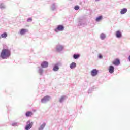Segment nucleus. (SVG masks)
Here are the masks:
<instances>
[{
  "instance_id": "nucleus-1",
  "label": "nucleus",
  "mask_w": 130,
  "mask_h": 130,
  "mask_svg": "<svg viewBox=\"0 0 130 130\" xmlns=\"http://www.w3.org/2000/svg\"><path fill=\"white\" fill-rule=\"evenodd\" d=\"M0 56L2 59H7L11 56V51L8 49H3L1 51Z\"/></svg>"
},
{
  "instance_id": "nucleus-2",
  "label": "nucleus",
  "mask_w": 130,
  "mask_h": 130,
  "mask_svg": "<svg viewBox=\"0 0 130 130\" xmlns=\"http://www.w3.org/2000/svg\"><path fill=\"white\" fill-rule=\"evenodd\" d=\"M49 100H50V96L47 95L42 98L41 100V101L42 103H45L46 102H47V101H49Z\"/></svg>"
},
{
  "instance_id": "nucleus-3",
  "label": "nucleus",
  "mask_w": 130,
  "mask_h": 130,
  "mask_svg": "<svg viewBox=\"0 0 130 130\" xmlns=\"http://www.w3.org/2000/svg\"><path fill=\"white\" fill-rule=\"evenodd\" d=\"M64 30V27L62 25H58L57 28L55 29V31L57 33L58 31H63Z\"/></svg>"
},
{
  "instance_id": "nucleus-4",
  "label": "nucleus",
  "mask_w": 130,
  "mask_h": 130,
  "mask_svg": "<svg viewBox=\"0 0 130 130\" xmlns=\"http://www.w3.org/2000/svg\"><path fill=\"white\" fill-rule=\"evenodd\" d=\"M27 125L25 127L26 130H29L30 128H32V126H33V122L30 123V121H27Z\"/></svg>"
},
{
  "instance_id": "nucleus-5",
  "label": "nucleus",
  "mask_w": 130,
  "mask_h": 130,
  "mask_svg": "<svg viewBox=\"0 0 130 130\" xmlns=\"http://www.w3.org/2000/svg\"><path fill=\"white\" fill-rule=\"evenodd\" d=\"M112 64L114 66H119V64H120V60L119 59H115L114 61L112 62Z\"/></svg>"
},
{
  "instance_id": "nucleus-6",
  "label": "nucleus",
  "mask_w": 130,
  "mask_h": 130,
  "mask_svg": "<svg viewBox=\"0 0 130 130\" xmlns=\"http://www.w3.org/2000/svg\"><path fill=\"white\" fill-rule=\"evenodd\" d=\"M97 74H98V70H97L96 69H93L91 72V75L93 77H94V76H96Z\"/></svg>"
},
{
  "instance_id": "nucleus-7",
  "label": "nucleus",
  "mask_w": 130,
  "mask_h": 130,
  "mask_svg": "<svg viewBox=\"0 0 130 130\" xmlns=\"http://www.w3.org/2000/svg\"><path fill=\"white\" fill-rule=\"evenodd\" d=\"M41 67L42 68H48V62H46V61H43L41 63Z\"/></svg>"
},
{
  "instance_id": "nucleus-8",
  "label": "nucleus",
  "mask_w": 130,
  "mask_h": 130,
  "mask_svg": "<svg viewBox=\"0 0 130 130\" xmlns=\"http://www.w3.org/2000/svg\"><path fill=\"white\" fill-rule=\"evenodd\" d=\"M109 72L110 74L114 73V67L113 66H110L109 68Z\"/></svg>"
},
{
  "instance_id": "nucleus-9",
  "label": "nucleus",
  "mask_w": 130,
  "mask_h": 130,
  "mask_svg": "<svg viewBox=\"0 0 130 130\" xmlns=\"http://www.w3.org/2000/svg\"><path fill=\"white\" fill-rule=\"evenodd\" d=\"M116 36L117 38H120L122 36L121 32L119 30L117 31L116 32Z\"/></svg>"
},
{
  "instance_id": "nucleus-10",
  "label": "nucleus",
  "mask_w": 130,
  "mask_h": 130,
  "mask_svg": "<svg viewBox=\"0 0 130 130\" xmlns=\"http://www.w3.org/2000/svg\"><path fill=\"white\" fill-rule=\"evenodd\" d=\"M63 49L62 46L58 45L57 46L56 51L58 52L61 51Z\"/></svg>"
},
{
  "instance_id": "nucleus-11",
  "label": "nucleus",
  "mask_w": 130,
  "mask_h": 130,
  "mask_svg": "<svg viewBox=\"0 0 130 130\" xmlns=\"http://www.w3.org/2000/svg\"><path fill=\"white\" fill-rule=\"evenodd\" d=\"M26 32H28V30L27 29H21L20 31V34H21V35H24V34H25V33H26Z\"/></svg>"
},
{
  "instance_id": "nucleus-12",
  "label": "nucleus",
  "mask_w": 130,
  "mask_h": 130,
  "mask_svg": "<svg viewBox=\"0 0 130 130\" xmlns=\"http://www.w3.org/2000/svg\"><path fill=\"white\" fill-rule=\"evenodd\" d=\"M25 115L27 117H30L33 115V113L32 112L28 111L26 113Z\"/></svg>"
},
{
  "instance_id": "nucleus-13",
  "label": "nucleus",
  "mask_w": 130,
  "mask_h": 130,
  "mask_svg": "<svg viewBox=\"0 0 130 130\" xmlns=\"http://www.w3.org/2000/svg\"><path fill=\"white\" fill-rule=\"evenodd\" d=\"M127 12V9L126 8H123L120 11V14L121 15H124V14H125Z\"/></svg>"
},
{
  "instance_id": "nucleus-14",
  "label": "nucleus",
  "mask_w": 130,
  "mask_h": 130,
  "mask_svg": "<svg viewBox=\"0 0 130 130\" xmlns=\"http://www.w3.org/2000/svg\"><path fill=\"white\" fill-rule=\"evenodd\" d=\"M59 68L58 67V64H56L54 66V68H53V70L54 71V72H56L58 71Z\"/></svg>"
},
{
  "instance_id": "nucleus-15",
  "label": "nucleus",
  "mask_w": 130,
  "mask_h": 130,
  "mask_svg": "<svg viewBox=\"0 0 130 130\" xmlns=\"http://www.w3.org/2000/svg\"><path fill=\"white\" fill-rule=\"evenodd\" d=\"M8 36V34L7 32H4L3 34H2L1 35V37L2 38H7V37Z\"/></svg>"
},
{
  "instance_id": "nucleus-16",
  "label": "nucleus",
  "mask_w": 130,
  "mask_h": 130,
  "mask_svg": "<svg viewBox=\"0 0 130 130\" xmlns=\"http://www.w3.org/2000/svg\"><path fill=\"white\" fill-rule=\"evenodd\" d=\"M77 64H76V63L75 62H72L71 64H70V68L71 69H75V68H76Z\"/></svg>"
},
{
  "instance_id": "nucleus-17",
  "label": "nucleus",
  "mask_w": 130,
  "mask_h": 130,
  "mask_svg": "<svg viewBox=\"0 0 130 130\" xmlns=\"http://www.w3.org/2000/svg\"><path fill=\"white\" fill-rule=\"evenodd\" d=\"M45 125L46 124L45 123H43L41 126L40 127V128H39V130H42L44 128V127H45Z\"/></svg>"
},
{
  "instance_id": "nucleus-18",
  "label": "nucleus",
  "mask_w": 130,
  "mask_h": 130,
  "mask_svg": "<svg viewBox=\"0 0 130 130\" xmlns=\"http://www.w3.org/2000/svg\"><path fill=\"white\" fill-rule=\"evenodd\" d=\"M101 20H102V16H99L98 17H97L96 18V22H100V21H101Z\"/></svg>"
},
{
  "instance_id": "nucleus-19",
  "label": "nucleus",
  "mask_w": 130,
  "mask_h": 130,
  "mask_svg": "<svg viewBox=\"0 0 130 130\" xmlns=\"http://www.w3.org/2000/svg\"><path fill=\"white\" fill-rule=\"evenodd\" d=\"M73 57L74 59H77V58H79L80 57V55L79 54H74L73 55Z\"/></svg>"
},
{
  "instance_id": "nucleus-20",
  "label": "nucleus",
  "mask_w": 130,
  "mask_h": 130,
  "mask_svg": "<svg viewBox=\"0 0 130 130\" xmlns=\"http://www.w3.org/2000/svg\"><path fill=\"white\" fill-rule=\"evenodd\" d=\"M100 37L103 40L106 37V36H105V34L102 33L100 35Z\"/></svg>"
},
{
  "instance_id": "nucleus-21",
  "label": "nucleus",
  "mask_w": 130,
  "mask_h": 130,
  "mask_svg": "<svg viewBox=\"0 0 130 130\" xmlns=\"http://www.w3.org/2000/svg\"><path fill=\"white\" fill-rule=\"evenodd\" d=\"M75 11H78V10H79V9H80V6L76 5L75 8H74Z\"/></svg>"
},
{
  "instance_id": "nucleus-22",
  "label": "nucleus",
  "mask_w": 130,
  "mask_h": 130,
  "mask_svg": "<svg viewBox=\"0 0 130 130\" xmlns=\"http://www.w3.org/2000/svg\"><path fill=\"white\" fill-rule=\"evenodd\" d=\"M63 100H64V96H62L61 97L60 100H59V102H62V101H63Z\"/></svg>"
},
{
  "instance_id": "nucleus-23",
  "label": "nucleus",
  "mask_w": 130,
  "mask_h": 130,
  "mask_svg": "<svg viewBox=\"0 0 130 130\" xmlns=\"http://www.w3.org/2000/svg\"><path fill=\"white\" fill-rule=\"evenodd\" d=\"M27 22H32V18H29L27 19Z\"/></svg>"
},
{
  "instance_id": "nucleus-24",
  "label": "nucleus",
  "mask_w": 130,
  "mask_h": 130,
  "mask_svg": "<svg viewBox=\"0 0 130 130\" xmlns=\"http://www.w3.org/2000/svg\"><path fill=\"white\" fill-rule=\"evenodd\" d=\"M12 125L13 126H16V125H17V123H13L12 124Z\"/></svg>"
},
{
  "instance_id": "nucleus-25",
  "label": "nucleus",
  "mask_w": 130,
  "mask_h": 130,
  "mask_svg": "<svg viewBox=\"0 0 130 130\" xmlns=\"http://www.w3.org/2000/svg\"><path fill=\"white\" fill-rule=\"evenodd\" d=\"M99 57L100 58H102V55H100L99 56Z\"/></svg>"
},
{
  "instance_id": "nucleus-26",
  "label": "nucleus",
  "mask_w": 130,
  "mask_h": 130,
  "mask_svg": "<svg viewBox=\"0 0 130 130\" xmlns=\"http://www.w3.org/2000/svg\"><path fill=\"white\" fill-rule=\"evenodd\" d=\"M39 71H40V72H41V73H42L43 70H41V69H40Z\"/></svg>"
},
{
  "instance_id": "nucleus-27",
  "label": "nucleus",
  "mask_w": 130,
  "mask_h": 130,
  "mask_svg": "<svg viewBox=\"0 0 130 130\" xmlns=\"http://www.w3.org/2000/svg\"><path fill=\"white\" fill-rule=\"evenodd\" d=\"M128 59H129V61H130V55H129V57H128Z\"/></svg>"
},
{
  "instance_id": "nucleus-28",
  "label": "nucleus",
  "mask_w": 130,
  "mask_h": 130,
  "mask_svg": "<svg viewBox=\"0 0 130 130\" xmlns=\"http://www.w3.org/2000/svg\"><path fill=\"white\" fill-rule=\"evenodd\" d=\"M96 1V2H99V1H100V0H95Z\"/></svg>"
}]
</instances>
